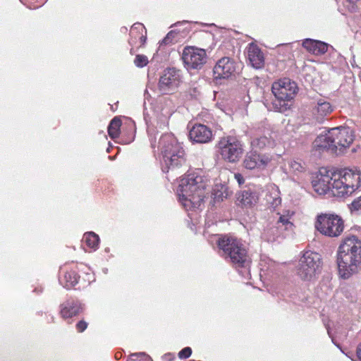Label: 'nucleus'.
I'll use <instances>...</instances> for the list:
<instances>
[{"label": "nucleus", "mask_w": 361, "mask_h": 361, "mask_svg": "<svg viewBox=\"0 0 361 361\" xmlns=\"http://www.w3.org/2000/svg\"><path fill=\"white\" fill-rule=\"evenodd\" d=\"M177 35V34L173 32V31H171L169 32L167 35L162 39V41L161 42V45H168V44H172L174 41V38L176 37V36Z\"/></svg>", "instance_id": "c756f323"}, {"label": "nucleus", "mask_w": 361, "mask_h": 361, "mask_svg": "<svg viewBox=\"0 0 361 361\" xmlns=\"http://www.w3.org/2000/svg\"><path fill=\"white\" fill-rule=\"evenodd\" d=\"M289 167L294 173H300L305 170L304 164L298 160H291L289 162Z\"/></svg>", "instance_id": "bb28decb"}, {"label": "nucleus", "mask_w": 361, "mask_h": 361, "mask_svg": "<svg viewBox=\"0 0 361 361\" xmlns=\"http://www.w3.org/2000/svg\"><path fill=\"white\" fill-rule=\"evenodd\" d=\"M357 361H361V343L357 347Z\"/></svg>", "instance_id": "f704fd0d"}, {"label": "nucleus", "mask_w": 361, "mask_h": 361, "mask_svg": "<svg viewBox=\"0 0 361 361\" xmlns=\"http://www.w3.org/2000/svg\"><path fill=\"white\" fill-rule=\"evenodd\" d=\"M227 195H224V193L221 192V195H217V194H215V198L216 199H221V200H223L224 197H226Z\"/></svg>", "instance_id": "c9c22d12"}, {"label": "nucleus", "mask_w": 361, "mask_h": 361, "mask_svg": "<svg viewBox=\"0 0 361 361\" xmlns=\"http://www.w3.org/2000/svg\"><path fill=\"white\" fill-rule=\"evenodd\" d=\"M141 39H143L145 41V37H144L143 36H141Z\"/></svg>", "instance_id": "e433bc0d"}, {"label": "nucleus", "mask_w": 361, "mask_h": 361, "mask_svg": "<svg viewBox=\"0 0 361 361\" xmlns=\"http://www.w3.org/2000/svg\"><path fill=\"white\" fill-rule=\"evenodd\" d=\"M121 125V121L119 118H114L111 120L108 128L109 135L111 138L114 139L118 137Z\"/></svg>", "instance_id": "a878e982"}, {"label": "nucleus", "mask_w": 361, "mask_h": 361, "mask_svg": "<svg viewBox=\"0 0 361 361\" xmlns=\"http://www.w3.org/2000/svg\"><path fill=\"white\" fill-rule=\"evenodd\" d=\"M182 59L188 70L200 69L206 62V51L195 47H187L183 51Z\"/></svg>", "instance_id": "9b49d317"}, {"label": "nucleus", "mask_w": 361, "mask_h": 361, "mask_svg": "<svg viewBox=\"0 0 361 361\" xmlns=\"http://www.w3.org/2000/svg\"><path fill=\"white\" fill-rule=\"evenodd\" d=\"M336 263L341 278L357 274L361 269V240L353 235L344 238L337 250Z\"/></svg>", "instance_id": "f03ea898"}, {"label": "nucleus", "mask_w": 361, "mask_h": 361, "mask_svg": "<svg viewBox=\"0 0 361 361\" xmlns=\"http://www.w3.org/2000/svg\"><path fill=\"white\" fill-rule=\"evenodd\" d=\"M322 258L319 253L306 251L300 258L298 274L305 281L314 279L321 271Z\"/></svg>", "instance_id": "6e6552de"}, {"label": "nucleus", "mask_w": 361, "mask_h": 361, "mask_svg": "<svg viewBox=\"0 0 361 361\" xmlns=\"http://www.w3.org/2000/svg\"><path fill=\"white\" fill-rule=\"evenodd\" d=\"M159 145L163 161L168 169H175L185 164L184 150L173 135L166 134L161 136Z\"/></svg>", "instance_id": "39448f33"}, {"label": "nucleus", "mask_w": 361, "mask_h": 361, "mask_svg": "<svg viewBox=\"0 0 361 361\" xmlns=\"http://www.w3.org/2000/svg\"><path fill=\"white\" fill-rule=\"evenodd\" d=\"M234 178L236 180V181L238 183V184L240 185L244 183L245 180H244V178L243 177V176L240 174V173H235L234 174Z\"/></svg>", "instance_id": "72a5a7b5"}, {"label": "nucleus", "mask_w": 361, "mask_h": 361, "mask_svg": "<svg viewBox=\"0 0 361 361\" xmlns=\"http://www.w3.org/2000/svg\"><path fill=\"white\" fill-rule=\"evenodd\" d=\"M270 158L264 154L256 152L247 154L243 161L244 166L247 169H264L270 161Z\"/></svg>", "instance_id": "4468645a"}, {"label": "nucleus", "mask_w": 361, "mask_h": 361, "mask_svg": "<svg viewBox=\"0 0 361 361\" xmlns=\"http://www.w3.org/2000/svg\"><path fill=\"white\" fill-rule=\"evenodd\" d=\"M247 58L255 68H261L264 66V55L260 49L252 43L250 44L247 48Z\"/></svg>", "instance_id": "a211bd4d"}, {"label": "nucleus", "mask_w": 361, "mask_h": 361, "mask_svg": "<svg viewBox=\"0 0 361 361\" xmlns=\"http://www.w3.org/2000/svg\"><path fill=\"white\" fill-rule=\"evenodd\" d=\"M208 179L200 173H190L179 180L177 193L179 201L186 210L200 208L203 204Z\"/></svg>", "instance_id": "7ed1b4c3"}, {"label": "nucleus", "mask_w": 361, "mask_h": 361, "mask_svg": "<svg viewBox=\"0 0 361 361\" xmlns=\"http://www.w3.org/2000/svg\"><path fill=\"white\" fill-rule=\"evenodd\" d=\"M149 61L146 56L137 54L134 60L135 65L138 68H142L147 65Z\"/></svg>", "instance_id": "cd10ccee"}, {"label": "nucleus", "mask_w": 361, "mask_h": 361, "mask_svg": "<svg viewBox=\"0 0 361 361\" xmlns=\"http://www.w3.org/2000/svg\"><path fill=\"white\" fill-rule=\"evenodd\" d=\"M334 108L330 102L324 99H319L312 108V113L314 118L318 123H322L325 117L328 116L334 111Z\"/></svg>", "instance_id": "dca6fc26"}, {"label": "nucleus", "mask_w": 361, "mask_h": 361, "mask_svg": "<svg viewBox=\"0 0 361 361\" xmlns=\"http://www.w3.org/2000/svg\"><path fill=\"white\" fill-rule=\"evenodd\" d=\"M317 180L312 182L313 188L319 195L331 191L338 197L351 195L361 186V171L357 169L319 170Z\"/></svg>", "instance_id": "f257e3e1"}, {"label": "nucleus", "mask_w": 361, "mask_h": 361, "mask_svg": "<svg viewBox=\"0 0 361 361\" xmlns=\"http://www.w3.org/2000/svg\"><path fill=\"white\" fill-rule=\"evenodd\" d=\"M350 209L352 212L359 211L361 209V195L355 199L350 204Z\"/></svg>", "instance_id": "7c9ffc66"}, {"label": "nucleus", "mask_w": 361, "mask_h": 361, "mask_svg": "<svg viewBox=\"0 0 361 361\" xmlns=\"http://www.w3.org/2000/svg\"><path fill=\"white\" fill-rule=\"evenodd\" d=\"M297 85L289 78H283L274 82L271 92L274 99L271 102V109L276 111L285 112L290 108L289 102L296 93Z\"/></svg>", "instance_id": "0eeeda50"}, {"label": "nucleus", "mask_w": 361, "mask_h": 361, "mask_svg": "<svg viewBox=\"0 0 361 361\" xmlns=\"http://www.w3.org/2000/svg\"><path fill=\"white\" fill-rule=\"evenodd\" d=\"M219 153L222 158L228 162L238 161L243 152L240 142L235 137H223L219 142Z\"/></svg>", "instance_id": "9d476101"}, {"label": "nucleus", "mask_w": 361, "mask_h": 361, "mask_svg": "<svg viewBox=\"0 0 361 361\" xmlns=\"http://www.w3.org/2000/svg\"><path fill=\"white\" fill-rule=\"evenodd\" d=\"M191 353H192L191 348L190 347H186V348L182 349L178 353V357L180 359L188 358L191 355Z\"/></svg>", "instance_id": "2f4dec72"}, {"label": "nucleus", "mask_w": 361, "mask_h": 361, "mask_svg": "<svg viewBox=\"0 0 361 361\" xmlns=\"http://www.w3.org/2000/svg\"><path fill=\"white\" fill-rule=\"evenodd\" d=\"M293 226V224L287 218L280 216L276 222V226L267 228L264 232V235L267 236L269 241H272L281 234L283 229L292 230Z\"/></svg>", "instance_id": "f3484780"}, {"label": "nucleus", "mask_w": 361, "mask_h": 361, "mask_svg": "<svg viewBox=\"0 0 361 361\" xmlns=\"http://www.w3.org/2000/svg\"><path fill=\"white\" fill-rule=\"evenodd\" d=\"M78 280V276L77 274L75 271H71L65 273L61 283L63 284L64 287L68 289L77 284Z\"/></svg>", "instance_id": "b1692460"}, {"label": "nucleus", "mask_w": 361, "mask_h": 361, "mask_svg": "<svg viewBox=\"0 0 361 361\" xmlns=\"http://www.w3.org/2000/svg\"><path fill=\"white\" fill-rule=\"evenodd\" d=\"M189 136L191 140L197 143H206L212 137V133L207 126L199 124L195 125L190 130Z\"/></svg>", "instance_id": "2eb2a0df"}, {"label": "nucleus", "mask_w": 361, "mask_h": 361, "mask_svg": "<svg viewBox=\"0 0 361 361\" xmlns=\"http://www.w3.org/2000/svg\"><path fill=\"white\" fill-rule=\"evenodd\" d=\"M83 240L89 247L94 250L98 248L99 238L96 233L93 232L86 233L84 235Z\"/></svg>", "instance_id": "393cba45"}, {"label": "nucleus", "mask_w": 361, "mask_h": 361, "mask_svg": "<svg viewBox=\"0 0 361 361\" xmlns=\"http://www.w3.org/2000/svg\"><path fill=\"white\" fill-rule=\"evenodd\" d=\"M76 326L79 332H82L83 331H85V329H86L87 324L85 322L80 321L77 324Z\"/></svg>", "instance_id": "473e14b6"}, {"label": "nucleus", "mask_w": 361, "mask_h": 361, "mask_svg": "<svg viewBox=\"0 0 361 361\" xmlns=\"http://www.w3.org/2000/svg\"><path fill=\"white\" fill-rule=\"evenodd\" d=\"M180 82L179 71L174 68L166 69L159 80V89L163 94H169L176 90Z\"/></svg>", "instance_id": "f8f14e48"}, {"label": "nucleus", "mask_w": 361, "mask_h": 361, "mask_svg": "<svg viewBox=\"0 0 361 361\" xmlns=\"http://www.w3.org/2000/svg\"><path fill=\"white\" fill-rule=\"evenodd\" d=\"M354 137L353 130L348 127L334 128L317 136L313 145L317 150H326L338 154L350 146Z\"/></svg>", "instance_id": "20e7f679"}, {"label": "nucleus", "mask_w": 361, "mask_h": 361, "mask_svg": "<svg viewBox=\"0 0 361 361\" xmlns=\"http://www.w3.org/2000/svg\"><path fill=\"white\" fill-rule=\"evenodd\" d=\"M251 143L253 147H258L259 149L264 148L267 145H270L271 144L270 130L267 129L262 134L260 133L256 134Z\"/></svg>", "instance_id": "412c9836"}, {"label": "nucleus", "mask_w": 361, "mask_h": 361, "mask_svg": "<svg viewBox=\"0 0 361 361\" xmlns=\"http://www.w3.org/2000/svg\"><path fill=\"white\" fill-rule=\"evenodd\" d=\"M128 361H152L151 357L144 353H136L131 355Z\"/></svg>", "instance_id": "c85d7f7f"}, {"label": "nucleus", "mask_w": 361, "mask_h": 361, "mask_svg": "<svg viewBox=\"0 0 361 361\" xmlns=\"http://www.w3.org/2000/svg\"><path fill=\"white\" fill-rule=\"evenodd\" d=\"M218 245L225 257H228L236 267L249 266L250 258L246 247L240 240L231 236H224L219 240Z\"/></svg>", "instance_id": "423d86ee"}, {"label": "nucleus", "mask_w": 361, "mask_h": 361, "mask_svg": "<svg viewBox=\"0 0 361 361\" xmlns=\"http://www.w3.org/2000/svg\"><path fill=\"white\" fill-rule=\"evenodd\" d=\"M258 197L255 192L250 190H244L238 196V201L245 207H251L257 203Z\"/></svg>", "instance_id": "4be33fe9"}, {"label": "nucleus", "mask_w": 361, "mask_h": 361, "mask_svg": "<svg viewBox=\"0 0 361 361\" xmlns=\"http://www.w3.org/2000/svg\"><path fill=\"white\" fill-rule=\"evenodd\" d=\"M327 331H328L329 335L330 336V331H329V328L327 329Z\"/></svg>", "instance_id": "4c0bfd02"}, {"label": "nucleus", "mask_w": 361, "mask_h": 361, "mask_svg": "<svg viewBox=\"0 0 361 361\" xmlns=\"http://www.w3.org/2000/svg\"><path fill=\"white\" fill-rule=\"evenodd\" d=\"M315 227L324 235L338 237L343 231L344 224L338 215L322 214L318 216Z\"/></svg>", "instance_id": "1a4fd4ad"}, {"label": "nucleus", "mask_w": 361, "mask_h": 361, "mask_svg": "<svg viewBox=\"0 0 361 361\" xmlns=\"http://www.w3.org/2000/svg\"><path fill=\"white\" fill-rule=\"evenodd\" d=\"M82 310L81 305L74 300H67L61 306V314L63 318H71L78 314Z\"/></svg>", "instance_id": "aec40b11"}, {"label": "nucleus", "mask_w": 361, "mask_h": 361, "mask_svg": "<svg viewBox=\"0 0 361 361\" xmlns=\"http://www.w3.org/2000/svg\"><path fill=\"white\" fill-rule=\"evenodd\" d=\"M266 202L271 207L275 208L281 204V200L279 195V191L275 186H271L265 196Z\"/></svg>", "instance_id": "5701e85b"}, {"label": "nucleus", "mask_w": 361, "mask_h": 361, "mask_svg": "<svg viewBox=\"0 0 361 361\" xmlns=\"http://www.w3.org/2000/svg\"><path fill=\"white\" fill-rule=\"evenodd\" d=\"M235 71L234 61L228 57L218 61L214 68V74L216 78H228Z\"/></svg>", "instance_id": "ddd939ff"}, {"label": "nucleus", "mask_w": 361, "mask_h": 361, "mask_svg": "<svg viewBox=\"0 0 361 361\" xmlns=\"http://www.w3.org/2000/svg\"><path fill=\"white\" fill-rule=\"evenodd\" d=\"M302 46L310 53L315 55L324 54L328 51V44L321 41L306 39L302 42Z\"/></svg>", "instance_id": "6ab92c4d"}]
</instances>
